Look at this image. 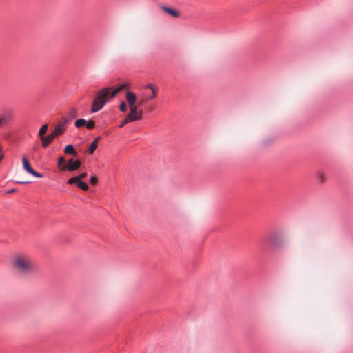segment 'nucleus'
I'll return each instance as SVG.
<instances>
[{
	"label": "nucleus",
	"mask_w": 353,
	"mask_h": 353,
	"mask_svg": "<svg viewBox=\"0 0 353 353\" xmlns=\"http://www.w3.org/2000/svg\"><path fill=\"white\" fill-rule=\"evenodd\" d=\"M161 9L165 12L168 13V14L171 15L172 17H178L179 16V12L173 8H169V7H167L165 6H162Z\"/></svg>",
	"instance_id": "obj_9"
},
{
	"label": "nucleus",
	"mask_w": 353,
	"mask_h": 353,
	"mask_svg": "<svg viewBox=\"0 0 353 353\" xmlns=\"http://www.w3.org/2000/svg\"><path fill=\"white\" fill-rule=\"evenodd\" d=\"M54 130L58 134H59V135L62 134L65 131L63 124L58 123V125L55 127Z\"/></svg>",
	"instance_id": "obj_19"
},
{
	"label": "nucleus",
	"mask_w": 353,
	"mask_h": 353,
	"mask_svg": "<svg viewBox=\"0 0 353 353\" xmlns=\"http://www.w3.org/2000/svg\"><path fill=\"white\" fill-rule=\"evenodd\" d=\"M87 176V173L85 172H82L79 175L77 176V177H79V179H84Z\"/></svg>",
	"instance_id": "obj_31"
},
{
	"label": "nucleus",
	"mask_w": 353,
	"mask_h": 353,
	"mask_svg": "<svg viewBox=\"0 0 353 353\" xmlns=\"http://www.w3.org/2000/svg\"><path fill=\"white\" fill-rule=\"evenodd\" d=\"M51 136L53 137V138L54 139L57 136H59V134H58L57 133L55 132V131L54 130L51 134H50Z\"/></svg>",
	"instance_id": "obj_32"
},
{
	"label": "nucleus",
	"mask_w": 353,
	"mask_h": 353,
	"mask_svg": "<svg viewBox=\"0 0 353 353\" xmlns=\"http://www.w3.org/2000/svg\"><path fill=\"white\" fill-rule=\"evenodd\" d=\"M86 127L91 130V129H93L94 128V125H95V123L94 122L92 121V120H90L89 121H86Z\"/></svg>",
	"instance_id": "obj_21"
},
{
	"label": "nucleus",
	"mask_w": 353,
	"mask_h": 353,
	"mask_svg": "<svg viewBox=\"0 0 353 353\" xmlns=\"http://www.w3.org/2000/svg\"><path fill=\"white\" fill-rule=\"evenodd\" d=\"M70 121H71V119H70L68 117H63V118L62 119V121L59 122V124H63V127H64V126H65L66 124H68Z\"/></svg>",
	"instance_id": "obj_24"
},
{
	"label": "nucleus",
	"mask_w": 353,
	"mask_h": 353,
	"mask_svg": "<svg viewBox=\"0 0 353 353\" xmlns=\"http://www.w3.org/2000/svg\"><path fill=\"white\" fill-rule=\"evenodd\" d=\"M130 85L128 82L121 83L117 85L116 88L113 89V90L110 92V97H114L121 90L128 88Z\"/></svg>",
	"instance_id": "obj_7"
},
{
	"label": "nucleus",
	"mask_w": 353,
	"mask_h": 353,
	"mask_svg": "<svg viewBox=\"0 0 353 353\" xmlns=\"http://www.w3.org/2000/svg\"><path fill=\"white\" fill-rule=\"evenodd\" d=\"M148 99H145V98L140 99L139 100V106H143V105H144L147 103V101H148Z\"/></svg>",
	"instance_id": "obj_26"
},
{
	"label": "nucleus",
	"mask_w": 353,
	"mask_h": 353,
	"mask_svg": "<svg viewBox=\"0 0 353 353\" xmlns=\"http://www.w3.org/2000/svg\"><path fill=\"white\" fill-rule=\"evenodd\" d=\"M78 116L77 111L75 108H72L68 113V117L72 120Z\"/></svg>",
	"instance_id": "obj_18"
},
{
	"label": "nucleus",
	"mask_w": 353,
	"mask_h": 353,
	"mask_svg": "<svg viewBox=\"0 0 353 353\" xmlns=\"http://www.w3.org/2000/svg\"><path fill=\"white\" fill-rule=\"evenodd\" d=\"M48 128V124L43 125L41 128L39 130L38 135L40 137V139L43 138L44 137V134L47 132Z\"/></svg>",
	"instance_id": "obj_16"
},
{
	"label": "nucleus",
	"mask_w": 353,
	"mask_h": 353,
	"mask_svg": "<svg viewBox=\"0 0 353 353\" xmlns=\"http://www.w3.org/2000/svg\"><path fill=\"white\" fill-rule=\"evenodd\" d=\"M17 183H19V184H25V183H28V182H27V181H17Z\"/></svg>",
	"instance_id": "obj_34"
},
{
	"label": "nucleus",
	"mask_w": 353,
	"mask_h": 353,
	"mask_svg": "<svg viewBox=\"0 0 353 353\" xmlns=\"http://www.w3.org/2000/svg\"><path fill=\"white\" fill-rule=\"evenodd\" d=\"M15 192V189H10L9 190H8L7 193L8 194H12Z\"/></svg>",
	"instance_id": "obj_33"
},
{
	"label": "nucleus",
	"mask_w": 353,
	"mask_h": 353,
	"mask_svg": "<svg viewBox=\"0 0 353 353\" xmlns=\"http://www.w3.org/2000/svg\"><path fill=\"white\" fill-rule=\"evenodd\" d=\"M90 183L92 185H96L98 183V179L95 176H92L90 178Z\"/></svg>",
	"instance_id": "obj_28"
},
{
	"label": "nucleus",
	"mask_w": 353,
	"mask_h": 353,
	"mask_svg": "<svg viewBox=\"0 0 353 353\" xmlns=\"http://www.w3.org/2000/svg\"><path fill=\"white\" fill-rule=\"evenodd\" d=\"M75 184L77 186L81 189L82 190L86 191L88 190V185L86 183L81 181V179H79L77 178V181H76Z\"/></svg>",
	"instance_id": "obj_14"
},
{
	"label": "nucleus",
	"mask_w": 353,
	"mask_h": 353,
	"mask_svg": "<svg viewBox=\"0 0 353 353\" xmlns=\"http://www.w3.org/2000/svg\"><path fill=\"white\" fill-rule=\"evenodd\" d=\"M145 88L151 90V91H153V90H157L152 84H148Z\"/></svg>",
	"instance_id": "obj_30"
},
{
	"label": "nucleus",
	"mask_w": 353,
	"mask_h": 353,
	"mask_svg": "<svg viewBox=\"0 0 353 353\" xmlns=\"http://www.w3.org/2000/svg\"><path fill=\"white\" fill-rule=\"evenodd\" d=\"M14 118V113L12 109H2L0 112V128H3L10 125Z\"/></svg>",
	"instance_id": "obj_4"
},
{
	"label": "nucleus",
	"mask_w": 353,
	"mask_h": 353,
	"mask_svg": "<svg viewBox=\"0 0 353 353\" xmlns=\"http://www.w3.org/2000/svg\"><path fill=\"white\" fill-rule=\"evenodd\" d=\"M81 166V162L79 160H74L73 159H70L68 161V166H62L61 168V170H68L69 171H74L77 170Z\"/></svg>",
	"instance_id": "obj_6"
},
{
	"label": "nucleus",
	"mask_w": 353,
	"mask_h": 353,
	"mask_svg": "<svg viewBox=\"0 0 353 353\" xmlns=\"http://www.w3.org/2000/svg\"><path fill=\"white\" fill-rule=\"evenodd\" d=\"M65 162V158L64 157L61 156L59 157L58 159V166L61 168L62 166H64L63 164Z\"/></svg>",
	"instance_id": "obj_23"
},
{
	"label": "nucleus",
	"mask_w": 353,
	"mask_h": 353,
	"mask_svg": "<svg viewBox=\"0 0 353 353\" xmlns=\"http://www.w3.org/2000/svg\"><path fill=\"white\" fill-rule=\"evenodd\" d=\"M125 97L127 102L128 103L129 107L132 108V112H134L135 110V103L137 100L136 94L130 90H127Z\"/></svg>",
	"instance_id": "obj_5"
},
{
	"label": "nucleus",
	"mask_w": 353,
	"mask_h": 353,
	"mask_svg": "<svg viewBox=\"0 0 353 353\" xmlns=\"http://www.w3.org/2000/svg\"><path fill=\"white\" fill-rule=\"evenodd\" d=\"M22 163H23V168L25 169V170L27 172L30 173L33 168L31 167L29 161L25 157H23L22 159Z\"/></svg>",
	"instance_id": "obj_15"
},
{
	"label": "nucleus",
	"mask_w": 353,
	"mask_h": 353,
	"mask_svg": "<svg viewBox=\"0 0 353 353\" xmlns=\"http://www.w3.org/2000/svg\"><path fill=\"white\" fill-rule=\"evenodd\" d=\"M261 245L264 251L274 250L281 245V241L276 234H270L261 240Z\"/></svg>",
	"instance_id": "obj_3"
},
{
	"label": "nucleus",
	"mask_w": 353,
	"mask_h": 353,
	"mask_svg": "<svg viewBox=\"0 0 353 353\" xmlns=\"http://www.w3.org/2000/svg\"><path fill=\"white\" fill-rule=\"evenodd\" d=\"M130 113L128 114V115H131L132 118H134V121H138V120H140L142 119L143 117V110H138L137 109V106L135 105V110H134V112H132V108H130Z\"/></svg>",
	"instance_id": "obj_8"
},
{
	"label": "nucleus",
	"mask_w": 353,
	"mask_h": 353,
	"mask_svg": "<svg viewBox=\"0 0 353 353\" xmlns=\"http://www.w3.org/2000/svg\"><path fill=\"white\" fill-rule=\"evenodd\" d=\"M64 152L67 154H70V155H73V156H77V154L73 145H70V144L65 146V148L64 149Z\"/></svg>",
	"instance_id": "obj_13"
},
{
	"label": "nucleus",
	"mask_w": 353,
	"mask_h": 353,
	"mask_svg": "<svg viewBox=\"0 0 353 353\" xmlns=\"http://www.w3.org/2000/svg\"><path fill=\"white\" fill-rule=\"evenodd\" d=\"M41 140L42 141V147L46 148L53 141L54 138L52 136L49 134L46 137L44 136L43 138L41 139Z\"/></svg>",
	"instance_id": "obj_10"
},
{
	"label": "nucleus",
	"mask_w": 353,
	"mask_h": 353,
	"mask_svg": "<svg viewBox=\"0 0 353 353\" xmlns=\"http://www.w3.org/2000/svg\"><path fill=\"white\" fill-rule=\"evenodd\" d=\"M86 124V120L84 119H78L75 121V126L77 128H80Z\"/></svg>",
	"instance_id": "obj_20"
},
{
	"label": "nucleus",
	"mask_w": 353,
	"mask_h": 353,
	"mask_svg": "<svg viewBox=\"0 0 353 353\" xmlns=\"http://www.w3.org/2000/svg\"><path fill=\"white\" fill-rule=\"evenodd\" d=\"M77 176H74L73 177H71L70 179H69V180L68 181V184H73V183H75L76 181H77Z\"/></svg>",
	"instance_id": "obj_25"
},
{
	"label": "nucleus",
	"mask_w": 353,
	"mask_h": 353,
	"mask_svg": "<svg viewBox=\"0 0 353 353\" xmlns=\"http://www.w3.org/2000/svg\"><path fill=\"white\" fill-rule=\"evenodd\" d=\"M316 176L320 183H323L327 178L326 174L323 170H318L316 173Z\"/></svg>",
	"instance_id": "obj_11"
},
{
	"label": "nucleus",
	"mask_w": 353,
	"mask_h": 353,
	"mask_svg": "<svg viewBox=\"0 0 353 353\" xmlns=\"http://www.w3.org/2000/svg\"><path fill=\"white\" fill-rule=\"evenodd\" d=\"M156 97H157V90H153V91H152L151 95L149 97V99L152 100L154 98H156Z\"/></svg>",
	"instance_id": "obj_29"
},
{
	"label": "nucleus",
	"mask_w": 353,
	"mask_h": 353,
	"mask_svg": "<svg viewBox=\"0 0 353 353\" xmlns=\"http://www.w3.org/2000/svg\"><path fill=\"white\" fill-rule=\"evenodd\" d=\"M111 90V88H105L99 90L97 97L93 100L91 107L92 112H97L103 108L107 101V97L110 94Z\"/></svg>",
	"instance_id": "obj_2"
},
{
	"label": "nucleus",
	"mask_w": 353,
	"mask_h": 353,
	"mask_svg": "<svg viewBox=\"0 0 353 353\" xmlns=\"http://www.w3.org/2000/svg\"><path fill=\"white\" fill-rule=\"evenodd\" d=\"M134 118H132L131 115H127L125 119L122 121L121 122V123L119 124V127L120 128H123L126 123H128V122H133L134 121Z\"/></svg>",
	"instance_id": "obj_17"
},
{
	"label": "nucleus",
	"mask_w": 353,
	"mask_h": 353,
	"mask_svg": "<svg viewBox=\"0 0 353 353\" xmlns=\"http://www.w3.org/2000/svg\"><path fill=\"white\" fill-rule=\"evenodd\" d=\"M36 177H38V178H41L42 177V174L36 172L35 170H34L33 169L32 170V171L29 173Z\"/></svg>",
	"instance_id": "obj_27"
},
{
	"label": "nucleus",
	"mask_w": 353,
	"mask_h": 353,
	"mask_svg": "<svg viewBox=\"0 0 353 353\" xmlns=\"http://www.w3.org/2000/svg\"><path fill=\"white\" fill-rule=\"evenodd\" d=\"M14 269L22 275H30L37 272L34 261L26 255H17L12 261Z\"/></svg>",
	"instance_id": "obj_1"
},
{
	"label": "nucleus",
	"mask_w": 353,
	"mask_h": 353,
	"mask_svg": "<svg viewBox=\"0 0 353 353\" xmlns=\"http://www.w3.org/2000/svg\"><path fill=\"white\" fill-rule=\"evenodd\" d=\"M101 137H97L94 141H92L88 148V152L90 154H92L94 152V150H96V148H97V145H98V142L100 140Z\"/></svg>",
	"instance_id": "obj_12"
},
{
	"label": "nucleus",
	"mask_w": 353,
	"mask_h": 353,
	"mask_svg": "<svg viewBox=\"0 0 353 353\" xmlns=\"http://www.w3.org/2000/svg\"><path fill=\"white\" fill-rule=\"evenodd\" d=\"M119 110L124 112L127 110V105H126V103L124 101H122L121 103H120V105H119Z\"/></svg>",
	"instance_id": "obj_22"
}]
</instances>
